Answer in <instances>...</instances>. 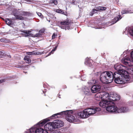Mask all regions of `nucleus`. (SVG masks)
<instances>
[{"label": "nucleus", "instance_id": "obj_1", "mask_svg": "<svg viewBox=\"0 0 133 133\" xmlns=\"http://www.w3.org/2000/svg\"><path fill=\"white\" fill-rule=\"evenodd\" d=\"M100 94L99 93H98L96 95V99L97 100H99L102 99H104L99 102V105L100 107L103 108L106 107V109L107 108L112 105L111 104H111L110 102H111L113 103H114L112 101H110L111 97H110V92L108 93L107 92H105L101 95L100 96H99Z\"/></svg>", "mask_w": 133, "mask_h": 133}, {"label": "nucleus", "instance_id": "obj_2", "mask_svg": "<svg viewBox=\"0 0 133 133\" xmlns=\"http://www.w3.org/2000/svg\"><path fill=\"white\" fill-rule=\"evenodd\" d=\"M101 110V108L98 107L90 108L85 109L83 111L79 112L77 114L80 117L84 118L100 111Z\"/></svg>", "mask_w": 133, "mask_h": 133}, {"label": "nucleus", "instance_id": "obj_3", "mask_svg": "<svg viewBox=\"0 0 133 133\" xmlns=\"http://www.w3.org/2000/svg\"><path fill=\"white\" fill-rule=\"evenodd\" d=\"M117 70L113 74V79L115 78V82L116 83L121 84L130 82L129 78L126 77L124 74L118 72V70Z\"/></svg>", "mask_w": 133, "mask_h": 133}, {"label": "nucleus", "instance_id": "obj_4", "mask_svg": "<svg viewBox=\"0 0 133 133\" xmlns=\"http://www.w3.org/2000/svg\"><path fill=\"white\" fill-rule=\"evenodd\" d=\"M48 121L44 120L39 122L30 129L27 130L25 133H45L46 132V131L39 127L44 125Z\"/></svg>", "mask_w": 133, "mask_h": 133}, {"label": "nucleus", "instance_id": "obj_5", "mask_svg": "<svg viewBox=\"0 0 133 133\" xmlns=\"http://www.w3.org/2000/svg\"><path fill=\"white\" fill-rule=\"evenodd\" d=\"M114 69L118 70V72L123 74L127 78H129V74L133 75V68H128L122 65L117 64L114 66Z\"/></svg>", "mask_w": 133, "mask_h": 133}, {"label": "nucleus", "instance_id": "obj_6", "mask_svg": "<svg viewBox=\"0 0 133 133\" xmlns=\"http://www.w3.org/2000/svg\"><path fill=\"white\" fill-rule=\"evenodd\" d=\"M73 113V111L72 110H66L54 114L50 118H58L64 115L67 116L66 119L68 121L70 122H73L75 121V118L72 115Z\"/></svg>", "mask_w": 133, "mask_h": 133}, {"label": "nucleus", "instance_id": "obj_7", "mask_svg": "<svg viewBox=\"0 0 133 133\" xmlns=\"http://www.w3.org/2000/svg\"><path fill=\"white\" fill-rule=\"evenodd\" d=\"M113 73L111 72L105 71L101 73L100 80L103 83L108 84L113 80Z\"/></svg>", "mask_w": 133, "mask_h": 133}, {"label": "nucleus", "instance_id": "obj_8", "mask_svg": "<svg viewBox=\"0 0 133 133\" xmlns=\"http://www.w3.org/2000/svg\"><path fill=\"white\" fill-rule=\"evenodd\" d=\"M112 104V105L107 108L106 110L110 112H114L115 113L121 112H128L129 110L127 107H121L119 108L118 109L117 107L115 105L114 103L110 102Z\"/></svg>", "mask_w": 133, "mask_h": 133}, {"label": "nucleus", "instance_id": "obj_9", "mask_svg": "<svg viewBox=\"0 0 133 133\" xmlns=\"http://www.w3.org/2000/svg\"><path fill=\"white\" fill-rule=\"evenodd\" d=\"M13 15L15 16L16 19L21 20H23L24 19V18L22 16V15L25 16H31L33 15L32 13L29 12H26L23 11L21 13L17 11L16 12H13Z\"/></svg>", "mask_w": 133, "mask_h": 133}, {"label": "nucleus", "instance_id": "obj_10", "mask_svg": "<svg viewBox=\"0 0 133 133\" xmlns=\"http://www.w3.org/2000/svg\"><path fill=\"white\" fill-rule=\"evenodd\" d=\"M122 62L124 64L127 66H133V60L131 59L127 56H125L122 60Z\"/></svg>", "mask_w": 133, "mask_h": 133}, {"label": "nucleus", "instance_id": "obj_11", "mask_svg": "<svg viewBox=\"0 0 133 133\" xmlns=\"http://www.w3.org/2000/svg\"><path fill=\"white\" fill-rule=\"evenodd\" d=\"M70 22L68 21H64L61 22V25H59V26L61 29H65V30H69L70 28V27L69 26V24Z\"/></svg>", "mask_w": 133, "mask_h": 133}, {"label": "nucleus", "instance_id": "obj_12", "mask_svg": "<svg viewBox=\"0 0 133 133\" xmlns=\"http://www.w3.org/2000/svg\"><path fill=\"white\" fill-rule=\"evenodd\" d=\"M54 126V128H58L62 127L63 126L64 123L59 119L54 120L52 122Z\"/></svg>", "mask_w": 133, "mask_h": 133}, {"label": "nucleus", "instance_id": "obj_13", "mask_svg": "<svg viewBox=\"0 0 133 133\" xmlns=\"http://www.w3.org/2000/svg\"><path fill=\"white\" fill-rule=\"evenodd\" d=\"M110 101H111L118 100L120 99V96L115 93L110 92Z\"/></svg>", "mask_w": 133, "mask_h": 133}, {"label": "nucleus", "instance_id": "obj_14", "mask_svg": "<svg viewBox=\"0 0 133 133\" xmlns=\"http://www.w3.org/2000/svg\"><path fill=\"white\" fill-rule=\"evenodd\" d=\"M53 125L52 122L48 123L45 125L44 128L46 130L51 131L55 129Z\"/></svg>", "mask_w": 133, "mask_h": 133}, {"label": "nucleus", "instance_id": "obj_15", "mask_svg": "<svg viewBox=\"0 0 133 133\" xmlns=\"http://www.w3.org/2000/svg\"><path fill=\"white\" fill-rule=\"evenodd\" d=\"M23 32L25 34V37L33 36L34 37H40L41 36V35L39 33L36 34L35 35H33V34L30 33L31 31H27L25 30L23 31Z\"/></svg>", "mask_w": 133, "mask_h": 133}, {"label": "nucleus", "instance_id": "obj_16", "mask_svg": "<svg viewBox=\"0 0 133 133\" xmlns=\"http://www.w3.org/2000/svg\"><path fill=\"white\" fill-rule=\"evenodd\" d=\"M96 8V9H94L92 10V11L90 13V15L92 16L94 14L96 13L97 11H101L105 10L107 9L106 7L101 6H98Z\"/></svg>", "mask_w": 133, "mask_h": 133}, {"label": "nucleus", "instance_id": "obj_17", "mask_svg": "<svg viewBox=\"0 0 133 133\" xmlns=\"http://www.w3.org/2000/svg\"><path fill=\"white\" fill-rule=\"evenodd\" d=\"M101 86L98 84L93 85L91 88V91L92 93H95L99 91L100 90Z\"/></svg>", "mask_w": 133, "mask_h": 133}, {"label": "nucleus", "instance_id": "obj_18", "mask_svg": "<svg viewBox=\"0 0 133 133\" xmlns=\"http://www.w3.org/2000/svg\"><path fill=\"white\" fill-rule=\"evenodd\" d=\"M127 32L129 33L131 35L133 36V26L127 27L124 31V33H126Z\"/></svg>", "mask_w": 133, "mask_h": 133}, {"label": "nucleus", "instance_id": "obj_19", "mask_svg": "<svg viewBox=\"0 0 133 133\" xmlns=\"http://www.w3.org/2000/svg\"><path fill=\"white\" fill-rule=\"evenodd\" d=\"M83 90L85 94L88 95L91 94V90L90 88H89L86 86H85L83 88Z\"/></svg>", "mask_w": 133, "mask_h": 133}, {"label": "nucleus", "instance_id": "obj_20", "mask_svg": "<svg viewBox=\"0 0 133 133\" xmlns=\"http://www.w3.org/2000/svg\"><path fill=\"white\" fill-rule=\"evenodd\" d=\"M121 13L123 15L124 14L133 13V12L132 11L129 9L126 8L123 9L121 11Z\"/></svg>", "mask_w": 133, "mask_h": 133}, {"label": "nucleus", "instance_id": "obj_21", "mask_svg": "<svg viewBox=\"0 0 133 133\" xmlns=\"http://www.w3.org/2000/svg\"><path fill=\"white\" fill-rule=\"evenodd\" d=\"M66 130L63 129H58L54 131L53 133H68Z\"/></svg>", "mask_w": 133, "mask_h": 133}, {"label": "nucleus", "instance_id": "obj_22", "mask_svg": "<svg viewBox=\"0 0 133 133\" xmlns=\"http://www.w3.org/2000/svg\"><path fill=\"white\" fill-rule=\"evenodd\" d=\"M122 18V17H121L120 15H119L118 16L115 17L114 19L112 20V23L111 25L119 21V20L121 19Z\"/></svg>", "mask_w": 133, "mask_h": 133}, {"label": "nucleus", "instance_id": "obj_23", "mask_svg": "<svg viewBox=\"0 0 133 133\" xmlns=\"http://www.w3.org/2000/svg\"><path fill=\"white\" fill-rule=\"evenodd\" d=\"M90 61L91 60L90 58H87L86 59L84 62L85 64L89 66H91L92 65V64Z\"/></svg>", "mask_w": 133, "mask_h": 133}, {"label": "nucleus", "instance_id": "obj_24", "mask_svg": "<svg viewBox=\"0 0 133 133\" xmlns=\"http://www.w3.org/2000/svg\"><path fill=\"white\" fill-rule=\"evenodd\" d=\"M24 60L25 61L26 63H29L31 62V60L29 58V57L25 56L24 57Z\"/></svg>", "mask_w": 133, "mask_h": 133}, {"label": "nucleus", "instance_id": "obj_25", "mask_svg": "<svg viewBox=\"0 0 133 133\" xmlns=\"http://www.w3.org/2000/svg\"><path fill=\"white\" fill-rule=\"evenodd\" d=\"M96 82V81L95 79H92V80L89 81L88 82V83L90 85H92L93 84H94Z\"/></svg>", "mask_w": 133, "mask_h": 133}, {"label": "nucleus", "instance_id": "obj_26", "mask_svg": "<svg viewBox=\"0 0 133 133\" xmlns=\"http://www.w3.org/2000/svg\"><path fill=\"white\" fill-rule=\"evenodd\" d=\"M56 11L58 13H61L65 15V14L66 13L65 12H64L63 10L60 9H57L56 10Z\"/></svg>", "mask_w": 133, "mask_h": 133}, {"label": "nucleus", "instance_id": "obj_27", "mask_svg": "<svg viewBox=\"0 0 133 133\" xmlns=\"http://www.w3.org/2000/svg\"><path fill=\"white\" fill-rule=\"evenodd\" d=\"M5 22L7 24H8L9 25L12 24L11 21L8 19L5 21Z\"/></svg>", "mask_w": 133, "mask_h": 133}, {"label": "nucleus", "instance_id": "obj_28", "mask_svg": "<svg viewBox=\"0 0 133 133\" xmlns=\"http://www.w3.org/2000/svg\"><path fill=\"white\" fill-rule=\"evenodd\" d=\"M50 2L51 3H53L55 5H56L57 4V2L56 0H50Z\"/></svg>", "mask_w": 133, "mask_h": 133}, {"label": "nucleus", "instance_id": "obj_29", "mask_svg": "<svg viewBox=\"0 0 133 133\" xmlns=\"http://www.w3.org/2000/svg\"><path fill=\"white\" fill-rule=\"evenodd\" d=\"M101 73L100 72H97V73H96L95 74V76L96 77V78L97 77H100V76L101 74Z\"/></svg>", "mask_w": 133, "mask_h": 133}, {"label": "nucleus", "instance_id": "obj_30", "mask_svg": "<svg viewBox=\"0 0 133 133\" xmlns=\"http://www.w3.org/2000/svg\"><path fill=\"white\" fill-rule=\"evenodd\" d=\"M35 53V51H33L31 52H27V54L28 55H34Z\"/></svg>", "mask_w": 133, "mask_h": 133}, {"label": "nucleus", "instance_id": "obj_31", "mask_svg": "<svg viewBox=\"0 0 133 133\" xmlns=\"http://www.w3.org/2000/svg\"><path fill=\"white\" fill-rule=\"evenodd\" d=\"M0 41L2 42H7V41L5 38H3L0 39Z\"/></svg>", "mask_w": 133, "mask_h": 133}, {"label": "nucleus", "instance_id": "obj_32", "mask_svg": "<svg viewBox=\"0 0 133 133\" xmlns=\"http://www.w3.org/2000/svg\"><path fill=\"white\" fill-rule=\"evenodd\" d=\"M35 54H34L35 55H39L41 54V52H36L35 51Z\"/></svg>", "mask_w": 133, "mask_h": 133}, {"label": "nucleus", "instance_id": "obj_33", "mask_svg": "<svg viewBox=\"0 0 133 133\" xmlns=\"http://www.w3.org/2000/svg\"><path fill=\"white\" fill-rule=\"evenodd\" d=\"M85 75H84L82 76L81 77V79L82 81H85V79H83V78L84 77L85 78Z\"/></svg>", "mask_w": 133, "mask_h": 133}, {"label": "nucleus", "instance_id": "obj_34", "mask_svg": "<svg viewBox=\"0 0 133 133\" xmlns=\"http://www.w3.org/2000/svg\"><path fill=\"white\" fill-rule=\"evenodd\" d=\"M4 53L3 52L0 51V57H1L3 56Z\"/></svg>", "mask_w": 133, "mask_h": 133}, {"label": "nucleus", "instance_id": "obj_35", "mask_svg": "<svg viewBox=\"0 0 133 133\" xmlns=\"http://www.w3.org/2000/svg\"><path fill=\"white\" fill-rule=\"evenodd\" d=\"M56 36L55 34L54 33L53 34L52 36V39H54L55 38Z\"/></svg>", "mask_w": 133, "mask_h": 133}, {"label": "nucleus", "instance_id": "obj_36", "mask_svg": "<svg viewBox=\"0 0 133 133\" xmlns=\"http://www.w3.org/2000/svg\"><path fill=\"white\" fill-rule=\"evenodd\" d=\"M5 81V80L4 79L0 80V83H2L3 82H4Z\"/></svg>", "mask_w": 133, "mask_h": 133}, {"label": "nucleus", "instance_id": "obj_37", "mask_svg": "<svg viewBox=\"0 0 133 133\" xmlns=\"http://www.w3.org/2000/svg\"><path fill=\"white\" fill-rule=\"evenodd\" d=\"M57 46H58V45H57L56 46H55V48L52 49V51H55L57 49Z\"/></svg>", "mask_w": 133, "mask_h": 133}, {"label": "nucleus", "instance_id": "obj_38", "mask_svg": "<svg viewBox=\"0 0 133 133\" xmlns=\"http://www.w3.org/2000/svg\"><path fill=\"white\" fill-rule=\"evenodd\" d=\"M23 65H18L17 66V68H23Z\"/></svg>", "mask_w": 133, "mask_h": 133}, {"label": "nucleus", "instance_id": "obj_39", "mask_svg": "<svg viewBox=\"0 0 133 133\" xmlns=\"http://www.w3.org/2000/svg\"><path fill=\"white\" fill-rule=\"evenodd\" d=\"M37 14H38V15L39 16L41 17L42 16V15L41 13L38 12V13H37Z\"/></svg>", "mask_w": 133, "mask_h": 133}, {"label": "nucleus", "instance_id": "obj_40", "mask_svg": "<svg viewBox=\"0 0 133 133\" xmlns=\"http://www.w3.org/2000/svg\"><path fill=\"white\" fill-rule=\"evenodd\" d=\"M44 32V31L43 30H40L39 32V33H42Z\"/></svg>", "mask_w": 133, "mask_h": 133}, {"label": "nucleus", "instance_id": "obj_41", "mask_svg": "<svg viewBox=\"0 0 133 133\" xmlns=\"http://www.w3.org/2000/svg\"><path fill=\"white\" fill-rule=\"evenodd\" d=\"M131 58L133 59V51L131 52Z\"/></svg>", "mask_w": 133, "mask_h": 133}, {"label": "nucleus", "instance_id": "obj_42", "mask_svg": "<svg viewBox=\"0 0 133 133\" xmlns=\"http://www.w3.org/2000/svg\"><path fill=\"white\" fill-rule=\"evenodd\" d=\"M52 51V50L49 53V55H50L51 54V53H52V54H53L54 52V51Z\"/></svg>", "mask_w": 133, "mask_h": 133}, {"label": "nucleus", "instance_id": "obj_43", "mask_svg": "<svg viewBox=\"0 0 133 133\" xmlns=\"http://www.w3.org/2000/svg\"><path fill=\"white\" fill-rule=\"evenodd\" d=\"M128 53V51H124L123 52V54H125V53H126V54H127Z\"/></svg>", "mask_w": 133, "mask_h": 133}, {"label": "nucleus", "instance_id": "obj_44", "mask_svg": "<svg viewBox=\"0 0 133 133\" xmlns=\"http://www.w3.org/2000/svg\"><path fill=\"white\" fill-rule=\"evenodd\" d=\"M131 105L133 106V101L131 103Z\"/></svg>", "mask_w": 133, "mask_h": 133}, {"label": "nucleus", "instance_id": "obj_45", "mask_svg": "<svg viewBox=\"0 0 133 133\" xmlns=\"http://www.w3.org/2000/svg\"><path fill=\"white\" fill-rule=\"evenodd\" d=\"M72 4H74V2H72Z\"/></svg>", "mask_w": 133, "mask_h": 133}, {"label": "nucleus", "instance_id": "obj_46", "mask_svg": "<svg viewBox=\"0 0 133 133\" xmlns=\"http://www.w3.org/2000/svg\"><path fill=\"white\" fill-rule=\"evenodd\" d=\"M46 91H43V93H45Z\"/></svg>", "mask_w": 133, "mask_h": 133}, {"label": "nucleus", "instance_id": "obj_47", "mask_svg": "<svg viewBox=\"0 0 133 133\" xmlns=\"http://www.w3.org/2000/svg\"><path fill=\"white\" fill-rule=\"evenodd\" d=\"M48 21L49 22H50V20H49V21Z\"/></svg>", "mask_w": 133, "mask_h": 133}, {"label": "nucleus", "instance_id": "obj_48", "mask_svg": "<svg viewBox=\"0 0 133 133\" xmlns=\"http://www.w3.org/2000/svg\"><path fill=\"white\" fill-rule=\"evenodd\" d=\"M10 57V58H11V56H10V57Z\"/></svg>", "mask_w": 133, "mask_h": 133}]
</instances>
